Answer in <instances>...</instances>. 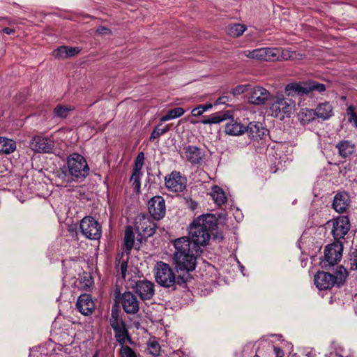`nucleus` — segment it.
<instances>
[{"mask_svg": "<svg viewBox=\"0 0 357 357\" xmlns=\"http://www.w3.org/2000/svg\"><path fill=\"white\" fill-rule=\"evenodd\" d=\"M174 261L177 271L190 272L196 268L197 258L202 253L201 248L192 245L188 237H181L174 243Z\"/></svg>", "mask_w": 357, "mask_h": 357, "instance_id": "nucleus-1", "label": "nucleus"}, {"mask_svg": "<svg viewBox=\"0 0 357 357\" xmlns=\"http://www.w3.org/2000/svg\"><path fill=\"white\" fill-rule=\"evenodd\" d=\"M216 227L217 219L213 214L202 215L194 220L189 227L192 245L196 248L206 245Z\"/></svg>", "mask_w": 357, "mask_h": 357, "instance_id": "nucleus-2", "label": "nucleus"}, {"mask_svg": "<svg viewBox=\"0 0 357 357\" xmlns=\"http://www.w3.org/2000/svg\"><path fill=\"white\" fill-rule=\"evenodd\" d=\"M349 273L343 266H339L333 273L318 271L314 277L317 288L321 291L331 289L334 286L340 287L347 281Z\"/></svg>", "mask_w": 357, "mask_h": 357, "instance_id": "nucleus-3", "label": "nucleus"}, {"mask_svg": "<svg viewBox=\"0 0 357 357\" xmlns=\"http://www.w3.org/2000/svg\"><path fill=\"white\" fill-rule=\"evenodd\" d=\"M67 166L72 181H82L89 174V167L86 159L77 153H73L68 157Z\"/></svg>", "mask_w": 357, "mask_h": 357, "instance_id": "nucleus-4", "label": "nucleus"}, {"mask_svg": "<svg viewBox=\"0 0 357 357\" xmlns=\"http://www.w3.org/2000/svg\"><path fill=\"white\" fill-rule=\"evenodd\" d=\"M155 278L160 286L175 290L176 277L169 264L163 261L158 262L155 266Z\"/></svg>", "mask_w": 357, "mask_h": 357, "instance_id": "nucleus-5", "label": "nucleus"}, {"mask_svg": "<svg viewBox=\"0 0 357 357\" xmlns=\"http://www.w3.org/2000/svg\"><path fill=\"white\" fill-rule=\"evenodd\" d=\"M79 229L84 236L90 240H98L102 235L100 224L93 217H84L79 223Z\"/></svg>", "mask_w": 357, "mask_h": 357, "instance_id": "nucleus-6", "label": "nucleus"}, {"mask_svg": "<svg viewBox=\"0 0 357 357\" xmlns=\"http://www.w3.org/2000/svg\"><path fill=\"white\" fill-rule=\"evenodd\" d=\"M272 102L270 107L271 115L275 117L282 118L289 115L292 109L293 102L291 100L284 98L283 96H278L275 98L272 97Z\"/></svg>", "mask_w": 357, "mask_h": 357, "instance_id": "nucleus-7", "label": "nucleus"}, {"mask_svg": "<svg viewBox=\"0 0 357 357\" xmlns=\"http://www.w3.org/2000/svg\"><path fill=\"white\" fill-rule=\"evenodd\" d=\"M342 245L340 243H333L325 248V259L321 261L322 267L328 268L340 261L342 258Z\"/></svg>", "mask_w": 357, "mask_h": 357, "instance_id": "nucleus-8", "label": "nucleus"}, {"mask_svg": "<svg viewBox=\"0 0 357 357\" xmlns=\"http://www.w3.org/2000/svg\"><path fill=\"white\" fill-rule=\"evenodd\" d=\"M180 155L182 159L188 162L192 165H199L204 160L205 152L197 146L188 145L183 147Z\"/></svg>", "mask_w": 357, "mask_h": 357, "instance_id": "nucleus-9", "label": "nucleus"}, {"mask_svg": "<svg viewBox=\"0 0 357 357\" xmlns=\"http://www.w3.org/2000/svg\"><path fill=\"white\" fill-rule=\"evenodd\" d=\"M165 181V187L174 192H181L186 188V178L182 176L181 173L176 171H174L167 176Z\"/></svg>", "mask_w": 357, "mask_h": 357, "instance_id": "nucleus-10", "label": "nucleus"}, {"mask_svg": "<svg viewBox=\"0 0 357 357\" xmlns=\"http://www.w3.org/2000/svg\"><path fill=\"white\" fill-rule=\"evenodd\" d=\"M148 210L154 220H160L166 213L165 201L162 196H154L148 202Z\"/></svg>", "mask_w": 357, "mask_h": 357, "instance_id": "nucleus-11", "label": "nucleus"}, {"mask_svg": "<svg viewBox=\"0 0 357 357\" xmlns=\"http://www.w3.org/2000/svg\"><path fill=\"white\" fill-rule=\"evenodd\" d=\"M350 229L349 218L345 215L337 217L333 220L331 234L336 241L344 238Z\"/></svg>", "mask_w": 357, "mask_h": 357, "instance_id": "nucleus-12", "label": "nucleus"}, {"mask_svg": "<svg viewBox=\"0 0 357 357\" xmlns=\"http://www.w3.org/2000/svg\"><path fill=\"white\" fill-rule=\"evenodd\" d=\"M132 288L143 301L152 298L155 294V284L146 279L136 281Z\"/></svg>", "mask_w": 357, "mask_h": 357, "instance_id": "nucleus-13", "label": "nucleus"}, {"mask_svg": "<svg viewBox=\"0 0 357 357\" xmlns=\"http://www.w3.org/2000/svg\"><path fill=\"white\" fill-rule=\"evenodd\" d=\"M30 147L35 152L51 153L54 148V142L49 137L36 136L31 139Z\"/></svg>", "mask_w": 357, "mask_h": 357, "instance_id": "nucleus-14", "label": "nucleus"}, {"mask_svg": "<svg viewBox=\"0 0 357 357\" xmlns=\"http://www.w3.org/2000/svg\"><path fill=\"white\" fill-rule=\"evenodd\" d=\"M121 303L127 314H135L139 310V302L136 296L130 291H125L122 294Z\"/></svg>", "mask_w": 357, "mask_h": 357, "instance_id": "nucleus-15", "label": "nucleus"}, {"mask_svg": "<svg viewBox=\"0 0 357 357\" xmlns=\"http://www.w3.org/2000/svg\"><path fill=\"white\" fill-rule=\"evenodd\" d=\"M271 100H272V95L268 90L261 86L255 87L248 96L249 102L256 105H264Z\"/></svg>", "mask_w": 357, "mask_h": 357, "instance_id": "nucleus-16", "label": "nucleus"}, {"mask_svg": "<svg viewBox=\"0 0 357 357\" xmlns=\"http://www.w3.org/2000/svg\"><path fill=\"white\" fill-rule=\"evenodd\" d=\"M76 307L82 314L87 316L92 314L95 309V303L91 295L83 294L77 299Z\"/></svg>", "mask_w": 357, "mask_h": 357, "instance_id": "nucleus-17", "label": "nucleus"}, {"mask_svg": "<svg viewBox=\"0 0 357 357\" xmlns=\"http://www.w3.org/2000/svg\"><path fill=\"white\" fill-rule=\"evenodd\" d=\"M245 132L251 139L259 141L265 136L267 130L261 123L253 121L245 126Z\"/></svg>", "mask_w": 357, "mask_h": 357, "instance_id": "nucleus-18", "label": "nucleus"}, {"mask_svg": "<svg viewBox=\"0 0 357 357\" xmlns=\"http://www.w3.org/2000/svg\"><path fill=\"white\" fill-rule=\"evenodd\" d=\"M350 204L349 196L347 193L339 192L334 197L333 208L338 213H344L349 208Z\"/></svg>", "mask_w": 357, "mask_h": 357, "instance_id": "nucleus-19", "label": "nucleus"}, {"mask_svg": "<svg viewBox=\"0 0 357 357\" xmlns=\"http://www.w3.org/2000/svg\"><path fill=\"white\" fill-rule=\"evenodd\" d=\"M136 228L139 231H142V234L146 237L152 236L155 232V223L144 217L136 222Z\"/></svg>", "mask_w": 357, "mask_h": 357, "instance_id": "nucleus-20", "label": "nucleus"}, {"mask_svg": "<svg viewBox=\"0 0 357 357\" xmlns=\"http://www.w3.org/2000/svg\"><path fill=\"white\" fill-rule=\"evenodd\" d=\"M314 110L316 116L324 121L329 119L334 114L333 107L328 102L319 103Z\"/></svg>", "mask_w": 357, "mask_h": 357, "instance_id": "nucleus-21", "label": "nucleus"}, {"mask_svg": "<svg viewBox=\"0 0 357 357\" xmlns=\"http://www.w3.org/2000/svg\"><path fill=\"white\" fill-rule=\"evenodd\" d=\"M339 155L345 159L355 151V144L349 140H342L336 144Z\"/></svg>", "mask_w": 357, "mask_h": 357, "instance_id": "nucleus-22", "label": "nucleus"}, {"mask_svg": "<svg viewBox=\"0 0 357 357\" xmlns=\"http://www.w3.org/2000/svg\"><path fill=\"white\" fill-rule=\"evenodd\" d=\"M230 117L228 112H220L213 114L209 116L202 120L201 123L203 124H216L219 123L225 120L228 119Z\"/></svg>", "mask_w": 357, "mask_h": 357, "instance_id": "nucleus-23", "label": "nucleus"}, {"mask_svg": "<svg viewBox=\"0 0 357 357\" xmlns=\"http://www.w3.org/2000/svg\"><path fill=\"white\" fill-rule=\"evenodd\" d=\"M245 132V126L242 123L232 120L227 123L225 132L230 135H240Z\"/></svg>", "mask_w": 357, "mask_h": 357, "instance_id": "nucleus-24", "label": "nucleus"}, {"mask_svg": "<svg viewBox=\"0 0 357 357\" xmlns=\"http://www.w3.org/2000/svg\"><path fill=\"white\" fill-rule=\"evenodd\" d=\"M16 149L15 142L13 139L0 137V153L9 154Z\"/></svg>", "mask_w": 357, "mask_h": 357, "instance_id": "nucleus-25", "label": "nucleus"}, {"mask_svg": "<svg viewBox=\"0 0 357 357\" xmlns=\"http://www.w3.org/2000/svg\"><path fill=\"white\" fill-rule=\"evenodd\" d=\"M114 331L116 340L121 346L124 345L126 341L130 343L132 342L131 337L129 335L128 329L126 328V326H121L120 328Z\"/></svg>", "mask_w": 357, "mask_h": 357, "instance_id": "nucleus-26", "label": "nucleus"}, {"mask_svg": "<svg viewBox=\"0 0 357 357\" xmlns=\"http://www.w3.org/2000/svg\"><path fill=\"white\" fill-rule=\"evenodd\" d=\"M315 116L314 110L307 108L301 109L298 114V120L303 125L308 124L315 119Z\"/></svg>", "mask_w": 357, "mask_h": 357, "instance_id": "nucleus-27", "label": "nucleus"}, {"mask_svg": "<svg viewBox=\"0 0 357 357\" xmlns=\"http://www.w3.org/2000/svg\"><path fill=\"white\" fill-rule=\"evenodd\" d=\"M285 93L287 96H294L295 94L304 95L305 94V84L298 83H290L285 87Z\"/></svg>", "mask_w": 357, "mask_h": 357, "instance_id": "nucleus-28", "label": "nucleus"}, {"mask_svg": "<svg viewBox=\"0 0 357 357\" xmlns=\"http://www.w3.org/2000/svg\"><path fill=\"white\" fill-rule=\"evenodd\" d=\"M135 243V234L131 226H127L124 233V245L128 253L132 249Z\"/></svg>", "mask_w": 357, "mask_h": 357, "instance_id": "nucleus-29", "label": "nucleus"}, {"mask_svg": "<svg viewBox=\"0 0 357 357\" xmlns=\"http://www.w3.org/2000/svg\"><path fill=\"white\" fill-rule=\"evenodd\" d=\"M123 255H124L123 252L118 253L116 257V259H115V264H116V267L117 268H119V271H120L121 278L123 279H125L126 278L127 269H128V259H123Z\"/></svg>", "mask_w": 357, "mask_h": 357, "instance_id": "nucleus-30", "label": "nucleus"}, {"mask_svg": "<svg viewBox=\"0 0 357 357\" xmlns=\"http://www.w3.org/2000/svg\"><path fill=\"white\" fill-rule=\"evenodd\" d=\"M247 29V27L244 24H232L229 25L227 27V33L232 37L237 38L241 36L245 31Z\"/></svg>", "mask_w": 357, "mask_h": 357, "instance_id": "nucleus-31", "label": "nucleus"}, {"mask_svg": "<svg viewBox=\"0 0 357 357\" xmlns=\"http://www.w3.org/2000/svg\"><path fill=\"white\" fill-rule=\"evenodd\" d=\"M242 54L250 59L259 61H264L265 51L264 47L258 48L253 50H245Z\"/></svg>", "mask_w": 357, "mask_h": 357, "instance_id": "nucleus-32", "label": "nucleus"}, {"mask_svg": "<svg viewBox=\"0 0 357 357\" xmlns=\"http://www.w3.org/2000/svg\"><path fill=\"white\" fill-rule=\"evenodd\" d=\"M211 196L215 202L218 205H222L227 202V197L224 191L218 186L213 188Z\"/></svg>", "mask_w": 357, "mask_h": 357, "instance_id": "nucleus-33", "label": "nucleus"}, {"mask_svg": "<svg viewBox=\"0 0 357 357\" xmlns=\"http://www.w3.org/2000/svg\"><path fill=\"white\" fill-rule=\"evenodd\" d=\"M305 94H309L313 91L322 93L326 91V86L324 84L319 83L316 81H310L305 83Z\"/></svg>", "mask_w": 357, "mask_h": 357, "instance_id": "nucleus-34", "label": "nucleus"}, {"mask_svg": "<svg viewBox=\"0 0 357 357\" xmlns=\"http://www.w3.org/2000/svg\"><path fill=\"white\" fill-rule=\"evenodd\" d=\"M185 112L182 107H175L169 110L167 114L160 118L161 122L167 121L181 116Z\"/></svg>", "mask_w": 357, "mask_h": 357, "instance_id": "nucleus-35", "label": "nucleus"}, {"mask_svg": "<svg viewBox=\"0 0 357 357\" xmlns=\"http://www.w3.org/2000/svg\"><path fill=\"white\" fill-rule=\"evenodd\" d=\"M278 54H277V61H283V60H291L294 59L297 54L296 52L291 51L288 49L278 48Z\"/></svg>", "mask_w": 357, "mask_h": 357, "instance_id": "nucleus-36", "label": "nucleus"}, {"mask_svg": "<svg viewBox=\"0 0 357 357\" xmlns=\"http://www.w3.org/2000/svg\"><path fill=\"white\" fill-rule=\"evenodd\" d=\"M73 109L71 107H66L61 105H58L53 110L54 117L59 118V119H66L69 112L72 111Z\"/></svg>", "mask_w": 357, "mask_h": 357, "instance_id": "nucleus-37", "label": "nucleus"}, {"mask_svg": "<svg viewBox=\"0 0 357 357\" xmlns=\"http://www.w3.org/2000/svg\"><path fill=\"white\" fill-rule=\"evenodd\" d=\"M109 324L114 331L118 330L121 326H126L123 321L119 319L118 312L116 310H112Z\"/></svg>", "mask_w": 357, "mask_h": 357, "instance_id": "nucleus-38", "label": "nucleus"}, {"mask_svg": "<svg viewBox=\"0 0 357 357\" xmlns=\"http://www.w3.org/2000/svg\"><path fill=\"white\" fill-rule=\"evenodd\" d=\"M169 130V128L168 126H165L163 128H160V125L157 126L154 128L153 130L150 137H149V141L153 142L155 139L159 138L161 135H164L167 132H168Z\"/></svg>", "mask_w": 357, "mask_h": 357, "instance_id": "nucleus-39", "label": "nucleus"}, {"mask_svg": "<svg viewBox=\"0 0 357 357\" xmlns=\"http://www.w3.org/2000/svg\"><path fill=\"white\" fill-rule=\"evenodd\" d=\"M147 349L149 353L153 356H158L160 355V346L155 340L149 341L147 344Z\"/></svg>", "mask_w": 357, "mask_h": 357, "instance_id": "nucleus-40", "label": "nucleus"}, {"mask_svg": "<svg viewBox=\"0 0 357 357\" xmlns=\"http://www.w3.org/2000/svg\"><path fill=\"white\" fill-rule=\"evenodd\" d=\"M141 176H142V171L136 172L135 170H133L131 178H130V182L132 183V185L134 186V190L135 192H139L140 190Z\"/></svg>", "mask_w": 357, "mask_h": 357, "instance_id": "nucleus-41", "label": "nucleus"}, {"mask_svg": "<svg viewBox=\"0 0 357 357\" xmlns=\"http://www.w3.org/2000/svg\"><path fill=\"white\" fill-rule=\"evenodd\" d=\"M265 56L264 61H277V54L278 52L277 47H264Z\"/></svg>", "mask_w": 357, "mask_h": 357, "instance_id": "nucleus-42", "label": "nucleus"}, {"mask_svg": "<svg viewBox=\"0 0 357 357\" xmlns=\"http://www.w3.org/2000/svg\"><path fill=\"white\" fill-rule=\"evenodd\" d=\"M347 114L348 116V121L351 123L354 127L357 128V114L354 105H349L347 108Z\"/></svg>", "mask_w": 357, "mask_h": 357, "instance_id": "nucleus-43", "label": "nucleus"}, {"mask_svg": "<svg viewBox=\"0 0 357 357\" xmlns=\"http://www.w3.org/2000/svg\"><path fill=\"white\" fill-rule=\"evenodd\" d=\"M213 107V104L207 103L205 105H199L197 107L194 108L191 114L194 116H199L202 115L204 112L211 109Z\"/></svg>", "mask_w": 357, "mask_h": 357, "instance_id": "nucleus-44", "label": "nucleus"}, {"mask_svg": "<svg viewBox=\"0 0 357 357\" xmlns=\"http://www.w3.org/2000/svg\"><path fill=\"white\" fill-rule=\"evenodd\" d=\"M119 354L121 357H137L134 350L127 345L121 346Z\"/></svg>", "mask_w": 357, "mask_h": 357, "instance_id": "nucleus-45", "label": "nucleus"}, {"mask_svg": "<svg viewBox=\"0 0 357 357\" xmlns=\"http://www.w3.org/2000/svg\"><path fill=\"white\" fill-rule=\"evenodd\" d=\"M66 46H60L52 52V56L57 59H66Z\"/></svg>", "mask_w": 357, "mask_h": 357, "instance_id": "nucleus-46", "label": "nucleus"}, {"mask_svg": "<svg viewBox=\"0 0 357 357\" xmlns=\"http://www.w3.org/2000/svg\"><path fill=\"white\" fill-rule=\"evenodd\" d=\"M144 161V154L143 152H140L137 155L135 160V165L133 170H135L136 172H140L142 171L143 165Z\"/></svg>", "mask_w": 357, "mask_h": 357, "instance_id": "nucleus-47", "label": "nucleus"}, {"mask_svg": "<svg viewBox=\"0 0 357 357\" xmlns=\"http://www.w3.org/2000/svg\"><path fill=\"white\" fill-rule=\"evenodd\" d=\"M66 58H69L78 54L80 52L81 49L79 47H73L66 46Z\"/></svg>", "mask_w": 357, "mask_h": 357, "instance_id": "nucleus-48", "label": "nucleus"}, {"mask_svg": "<svg viewBox=\"0 0 357 357\" xmlns=\"http://www.w3.org/2000/svg\"><path fill=\"white\" fill-rule=\"evenodd\" d=\"M96 33L99 35H110L112 31L107 27L101 26L96 29Z\"/></svg>", "mask_w": 357, "mask_h": 357, "instance_id": "nucleus-49", "label": "nucleus"}, {"mask_svg": "<svg viewBox=\"0 0 357 357\" xmlns=\"http://www.w3.org/2000/svg\"><path fill=\"white\" fill-rule=\"evenodd\" d=\"M229 97L227 96H220L219 97L215 102L214 105H223V104H227V102H229Z\"/></svg>", "mask_w": 357, "mask_h": 357, "instance_id": "nucleus-50", "label": "nucleus"}, {"mask_svg": "<svg viewBox=\"0 0 357 357\" xmlns=\"http://www.w3.org/2000/svg\"><path fill=\"white\" fill-rule=\"evenodd\" d=\"M176 284L180 287H185L187 282L185 281L183 277L178 276L177 278H176L175 286Z\"/></svg>", "mask_w": 357, "mask_h": 357, "instance_id": "nucleus-51", "label": "nucleus"}, {"mask_svg": "<svg viewBox=\"0 0 357 357\" xmlns=\"http://www.w3.org/2000/svg\"><path fill=\"white\" fill-rule=\"evenodd\" d=\"M245 87H246L245 86H238L236 87L233 90V94L236 95V94H241V93H244Z\"/></svg>", "mask_w": 357, "mask_h": 357, "instance_id": "nucleus-52", "label": "nucleus"}, {"mask_svg": "<svg viewBox=\"0 0 357 357\" xmlns=\"http://www.w3.org/2000/svg\"><path fill=\"white\" fill-rule=\"evenodd\" d=\"M273 350H274L275 354L276 355V357H283L284 351L281 348L274 347Z\"/></svg>", "mask_w": 357, "mask_h": 357, "instance_id": "nucleus-53", "label": "nucleus"}, {"mask_svg": "<svg viewBox=\"0 0 357 357\" xmlns=\"http://www.w3.org/2000/svg\"><path fill=\"white\" fill-rule=\"evenodd\" d=\"M351 260L352 265L355 266L356 268L357 269V250L353 253Z\"/></svg>", "mask_w": 357, "mask_h": 357, "instance_id": "nucleus-54", "label": "nucleus"}, {"mask_svg": "<svg viewBox=\"0 0 357 357\" xmlns=\"http://www.w3.org/2000/svg\"><path fill=\"white\" fill-rule=\"evenodd\" d=\"M3 32L6 34L10 35L15 33V31L14 29L6 27L3 29Z\"/></svg>", "mask_w": 357, "mask_h": 357, "instance_id": "nucleus-55", "label": "nucleus"}, {"mask_svg": "<svg viewBox=\"0 0 357 357\" xmlns=\"http://www.w3.org/2000/svg\"><path fill=\"white\" fill-rule=\"evenodd\" d=\"M188 206L192 210H195L197 207V203L195 201L190 200L189 202Z\"/></svg>", "mask_w": 357, "mask_h": 357, "instance_id": "nucleus-56", "label": "nucleus"}, {"mask_svg": "<svg viewBox=\"0 0 357 357\" xmlns=\"http://www.w3.org/2000/svg\"><path fill=\"white\" fill-rule=\"evenodd\" d=\"M307 357H314L315 354L313 351H310L306 354Z\"/></svg>", "mask_w": 357, "mask_h": 357, "instance_id": "nucleus-57", "label": "nucleus"}, {"mask_svg": "<svg viewBox=\"0 0 357 357\" xmlns=\"http://www.w3.org/2000/svg\"><path fill=\"white\" fill-rule=\"evenodd\" d=\"M115 294H116V297H117V296H120V291H119V290L116 289V290L115 291Z\"/></svg>", "mask_w": 357, "mask_h": 357, "instance_id": "nucleus-58", "label": "nucleus"}, {"mask_svg": "<svg viewBox=\"0 0 357 357\" xmlns=\"http://www.w3.org/2000/svg\"><path fill=\"white\" fill-rule=\"evenodd\" d=\"M71 180H70L69 178H66V181L67 182H70Z\"/></svg>", "mask_w": 357, "mask_h": 357, "instance_id": "nucleus-59", "label": "nucleus"}, {"mask_svg": "<svg viewBox=\"0 0 357 357\" xmlns=\"http://www.w3.org/2000/svg\"><path fill=\"white\" fill-rule=\"evenodd\" d=\"M96 356H97V355L96 354L93 357H96Z\"/></svg>", "mask_w": 357, "mask_h": 357, "instance_id": "nucleus-60", "label": "nucleus"}]
</instances>
